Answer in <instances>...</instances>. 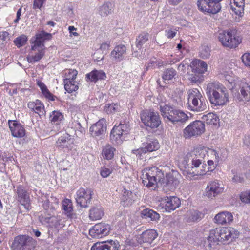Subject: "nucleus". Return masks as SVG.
<instances>
[{"instance_id": "1", "label": "nucleus", "mask_w": 250, "mask_h": 250, "mask_svg": "<svg viewBox=\"0 0 250 250\" xmlns=\"http://www.w3.org/2000/svg\"><path fill=\"white\" fill-rule=\"evenodd\" d=\"M208 149L200 146L186 156L182 162L184 174L193 177L206 174L207 166L203 160L207 157Z\"/></svg>"}, {"instance_id": "2", "label": "nucleus", "mask_w": 250, "mask_h": 250, "mask_svg": "<svg viewBox=\"0 0 250 250\" xmlns=\"http://www.w3.org/2000/svg\"><path fill=\"white\" fill-rule=\"evenodd\" d=\"M207 95L211 104L222 106L229 101V93L227 88L221 83L215 82L207 85Z\"/></svg>"}, {"instance_id": "3", "label": "nucleus", "mask_w": 250, "mask_h": 250, "mask_svg": "<svg viewBox=\"0 0 250 250\" xmlns=\"http://www.w3.org/2000/svg\"><path fill=\"white\" fill-rule=\"evenodd\" d=\"M160 110L164 120L167 122H170L174 124H180L185 123L188 119V116L183 111L168 104H161Z\"/></svg>"}, {"instance_id": "4", "label": "nucleus", "mask_w": 250, "mask_h": 250, "mask_svg": "<svg viewBox=\"0 0 250 250\" xmlns=\"http://www.w3.org/2000/svg\"><path fill=\"white\" fill-rule=\"evenodd\" d=\"M235 231L227 228L215 229L210 231L209 235L207 240L205 242V244L208 245V248H212L219 242L225 244L228 241L234 238L233 232Z\"/></svg>"}, {"instance_id": "5", "label": "nucleus", "mask_w": 250, "mask_h": 250, "mask_svg": "<svg viewBox=\"0 0 250 250\" xmlns=\"http://www.w3.org/2000/svg\"><path fill=\"white\" fill-rule=\"evenodd\" d=\"M188 109L199 112L207 109L206 101L201 92L197 88L189 89L187 92Z\"/></svg>"}, {"instance_id": "6", "label": "nucleus", "mask_w": 250, "mask_h": 250, "mask_svg": "<svg viewBox=\"0 0 250 250\" xmlns=\"http://www.w3.org/2000/svg\"><path fill=\"white\" fill-rule=\"evenodd\" d=\"M142 172V182L144 186L148 188H155L154 186L164 181L165 173L157 167L146 168Z\"/></svg>"}, {"instance_id": "7", "label": "nucleus", "mask_w": 250, "mask_h": 250, "mask_svg": "<svg viewBox=\"0 0 250 250\" xmlns=\"http://www.w3.org/2000/svg\"><path fill=\"white\" fill-rule=\"evenodd\" d=\"M218 39L224 47L231 49L237 47L241 42V38L237 34V31L233 29L221 31Z\"/></svg>"}, {"instance_id": "8", "label": "nucleus", "mask_w": 250, "mask_h": 250, "mask_svg": "<svg viewBox=\"0 0 250 250\" xmlns=\"http://www.w3.org/2000/svg\"><path fill=\"white\" fill-rule=\"evenodd\" d=\"M36 241L28 235H19L14 237L11 244L12 250H33Z\"/></svg>"}, {"instance_id": "9", "label": "nucleus", "mask_w": 250, "mask_h": 250, "mask_svg": "<svg viewBox=\"0 0 250 250\" xmlns=\"http://www.w3.org/2000/svg\"><path fill=\"white\" fill-rule=\"evenodd\" d=\"M129 131V125L126 123H121L118 125L113 127L110 133V140L113 143L121 144Z\"/></svg>"}, {"instance_id": "10", "label": "nucleus", "mask_w": 250, "mask_h": 250, "mask_svg": "<svg viewBox=\"0 0 250 250\" xmlns=\"http://www.w3.org/2000/svg\"><path fill=\"white\" fill-rule=\"evenodd\" d=\"M140 117L143 124L151 128H157L161 123L160 117L157 112L144 110L141 112Z\"/></svg>"}, {"instance_id": "11", "label": "nucleus", "mask_w": 250, "mask_h": 250, "mask_svg": "<svg viewBox=\"0 0 250 250\" xmlns=\"http://www.w3.org/2000/svg\"><path fill=\"white\" fill-rule=\"evenodd\" d=\"M205 126L204 123L196 120L191 123L184 130V137L189 138L195 136H199L204 132Z\"/></svg>"}, {"instance_id": "12", "label": "nucleus", "mask_w": 250, "mask_h": 250, "mask_svg": "<svg viewBox=\"0 0 250 250\" xmlns=\"http://www.w3.org/2000/svg\"><path fill=\"white\" fill-rule=\"evenodd\" d=\"M92 193L90 189L79 188L77 191L75 197L77 204L82 208H87L91 202Z\"/></svg>"}, {"instance_id": "13", "label": "nucleus", "mask_w": 250, "mask_h": 250, "mask_svg": "<svg viewBox=\"0 0 250 250\" xmlns=\"http://www.w3.org/2000/svg\"><path fill=\"white\" fill-rule=\"evenodd\" d=\"M197 6L200 11L212 14H216L221 9L220 4L214 0H198Z\"/></svg>"}, {"instance_id": "14", "label": "nucleus", "mask_w": 250, "mask_h": 250, "mask_svg": "<svg viewBox=\"0 0 250 250\" xmlns=\"http://www.w3.org/2000/svg\"><path fill=\"white\" fill-rule=\"evenodd\" d=\"M15 191L17 201L29 210L30 208V199L26 189L23 186L19 185Z\"/></svg>"}, {"instance_id": "15", "label": "nucleus", "mask_w": 250, "mask_h": 250, "mask_svg": "<svg viewBox=\"0 0 250 250\" xmlns=\"http://www.w3.org/2000/svg\"><path fill=\"white\" fill-rule=\"evenodd\" d=\"M77 74L76 70H68L67 77L64 79V88L69 93L78 89V83L75 81Z\"/></svg>"}, {"instance_id": "16", "label": "nucleus", "mask_w": 250, "mask_h": 250, "mask_svg": "<svg viewBox=\"0 0 250 250\" xmlns=\"http://www.w3.org/2000/svg\"><path fill=\"white\" fill-rule=\"evenodd\" d=\"M110 231V226L109 224L100 223L95 225L89 230V234L93 237L102 238L107 235Z\"/></svg>"}, {"instance_id": "17", "label": "nucleus", "mask_w": 250, "mask_h": 250, "mask_svg": "<svg viewBox=\"0 0 250 250\" xmlns=\"http://www.w3.org/2000/svg\"><path fill=\"white\" fill-rule=\"evenodd\" d=\"M164 181L160 184L163 186V190L165 193L173 191L179 184V181L173 175L168 174L164 176Z\"/></svg>"}, {"instance_id": "18", "label": "nucleus", "mask_w": 250, "mask_h": 250, "mask_svg": "<svg viewBox=\"0 0 250 250\" xmlns=\"http://www.w3.org/2000/svg\"><path fill=\"white\" fill-rule=\"evenodd\" d=\"M234 99L236 101H250V84L242 83L240 86V92L233 93Z\"/></svg>"}, {"instance_id": "19", "label": "nucleus", "mask_w": 250, "mask_h": 250, "mask_svg": "<svg viewBox=\"0 0 250 250\" xmlns=\"http://www.w3.org/2000/svg\"><path fill=\"white\" fill-rule=\"evenodd\" d=\"M119 248L120 245L117 241L110 240L94 244L91 250H118Z\"/></svg>"}, {"instance_id": "20", "label": "nucleus", "mask_w": 250, "mask_h": 250, "mask_svg": "<svg viewBox=\"0 0 250 250\" xmlns=\"http://www.w3.org/2000/svg\"><path fill=\"white\" fill-rule=\"evenodd\" d=\"M159 147L158 142L156 140L150 141L147 143L146 146L145 147L139 148L137 149L132 150V153L135 154L140 159H143L142 157L143 154H145L147 152H150L157 150Z\"/></svg>"}, {"instance_id": "21", "label": "nucleus", "mask_w": 250, "mask_h": 250, "mask_svg": "<svg viewBox=\"0 0 250 250\" xmlns=\"http://www.w3.org/2000/svg\"><path fill=\"white\" fill-rule=\"evenodd\" d=\"M90 132L93 137H98L103 135L106 130V120L104 119L99 120L90 127Z\"/></svg>"}, {"instance_id": "22", "label": "nucleus", "mask_w": 250, "mask_h": 250, "mask_svg": "<svg viewBox=\"0 0 250 250\" xmlns=\"http://www.w3.org/2000/svg\"><path fill=\"white\" fill-rule=\"evenodd\" d=\"M158 234L154 229H148L144 231L137 237V241L140 244L147 243L151 244L158 237Z\"/></svg>"}, {"instance_id": "23", "label": "nucleus", "mask_w": 250, "mask_h": 250, "mask_svg": "<svg viewBox=\"0 0 250 250\" xmlns=\"http://www.w3.org/2000/svg\"><path fill=\"white\" fill-rule=\"evenodd\" d=\"M9 127L13 137L21 138L25 135V130L23 126L16 121L9 120Z\"/></svg>"}, {"instance_id": "24", "label": "nucleus", "mask_w": 250, "mask_h": 250, "mask_svg": "<svg viewBox=\"0 0 250 250\" xmlns=\"http://www.w3.org/2000/svg\"><path fill=\"white\" fill-rule=\"evenodd\" d=\"M223 191V188L216 181L209 182L206 188V196L212 199Z\"/></svg>"}, {"instance_id": "25", "label": "nucleus", "mask_w": 250, "mask_h": 250, "mask_svg": "<svg viewBox=\"0 0 250 250\" xmlns=\"http://www.w3.org/2000/svg\"><path fill=\"white\" fill-rule=\"evenodd\" d=\"M214 222L222 225H229L233 220L231 213L228 211H223L217 214L214 218Z\"/></svg>"}, {"instance_id": "26", "label": "nucleus", "mask_w": 250, "mask_h": 250, "mask_svg": "<svg viewBox=\"0 0 250 250\" xmlns=\"http://www.w3.org/2000/svg\"><path fill=\"white\" fill-rule=\"evenodd\" d=\"M72 143L70 136L67 133H64L58 138L56 142V146L59 149H69Z\"/></svg>"}, {"instance_id": "27", "label": "nucleus", "mask_w": 250, "mask_h": 250, "mask_svg": "<svg viewBox=\"0 0 250 250\" xmlns=\"http://www.w3.org/2000/svg\"><path fill=\"white\" fill-rule=\"evenodd\" d=\"M164 201L165 209L169 212L176 209L181 204L180 199L176 196L166 197Z\"/></svg>"}, {"instance_id": "28", "label": "nucleus", "mask_w": 250, "mask_h": 250, "mask_svg": "<svg viewBox=\"0 0 250 250\" xmlns=\"http://www.w3.org/2000/svg\"><path fill=\"white\" fill-rule=\"evenodd\" d=\"M50 34L45 33V32H42L41 33L36 35V39L34 40L33 43L34 45L32 46V50H42L43 51L44 44L43 43V40L47 39L48 37H50Z\"/></svg>"}, {"instance_id": "29", "label": "nucleus", "mask_w": 250, "mask_h": 250, "mask_svg": "<svg viewBox=\"0 0 250 250\" xmlns=\"http://www.w3.org/2000/svg\"><path fill=\"white\" fill-rule=\"evenodd\" d=\"M192 71L197 73H204L207 70V64L203 61L196 60L193 61L190 64Z\"/></svg>"}, {"instance_id": "30", "label": "nucleus", "mask_w": 250, "mask_h": 250, "mask_svg": "<svg viewBox=\"0 0 250 250\" xmlns=\"http://www.w3.org/2000/svg\"><path fill=\"white\" fill-rule=\"evenodd\" d=\"M28 107L38 114L40 116L45 114V110L43 104L39 100L34 102H30L27 104Z\"/></svg>"}, {"instance_id": "31", "label": "nucleus", "mask_w": 250, "mask_h": 250, "mask_svg": "<svg viewBox=\"0 0 250 250\" xmlns=\"http://www.w3.org/2000/svg\"><path fill=\"white\" fill-rule=\"evenodd\" d=\"M126 48L125 45L120 44L116 46L111 53V56L115 60H122L126 54Z\"/></svg>"}, {"instance_id": "32", "label": "nucleus", "mask_w": 250, "mask_h": 250, "mask_svg": "<svg viewBox=\"0 0 250 250\" xmlns=\"http://www.w3.org/2000/svg\"><path fill=\"white\" fill-rule=\"evenodd\" d=\"M106 74L102 70H94L86 75V79L91 82H96L98 80H104Z\"/></svg>"}, {"instance_id": "33", "label": "nucleus", "mask_w": 250, "mask_h": 250, "mask_svg": "<svg viewBox=\"0 0 250 250\" xmlns=\"http://www.w3.org/2000/svg\"><path fill=\"white\" fill-rule=\"evenodd\" d=\"M149 34L147 32H144L140 34L136 39V46L138 49H141L146 46V44L148 41Z\"/></svg>"}, {"instance_id": "34", "label": "nucleus", "mask_w": 250, "mask_h": 250, "mask_svg": "<svg viewBox=\"0 0 250 250\" xmlns=\"http://www.w3.org/2000/svg\"><path fill=\"white\" fill-rule=\"evenodd\" d=\"M135 196L132 192L128 190L124 189V192L122 198V203L123 206L126 207L131 205L134 200Z\"/></svg>"}, {"instance_id": "35", "label": "nucleus", "mask_w": 250, "mask_h": 250, "mask_svg": "<svg viewBox=\"0 0 250 250\" xmlns=\"http://www.w3.org/2000/svg\"><path fill=\"white\" fill-rule=\"evenodd\" d=\"M203 217V214L197 210H189L186 214L187 222H195L201 220Z\"/></svg>"}, {"instance_id": "36", "label": "nucleus", "mask_w": 250, "mask_h": 250, "mask_svg": "<svg viewBox=\"0 0 250 250\" xmlns=\"http://www.w3.org/2000/svg\"><path fill=\"white\" fill-rule=\"evenodd\" d=\"M234 5H231L232 11L237 15L242 16L244 13L245 0H233Z\"/></svg>"}, {"instance_id": "37", "label": "nucleus", "mask_w": 250, "mask_h": 250, "mask_svg": "<svg viewBox=\"0 0 250 250\" xmlns=\"http://www.w3.org/2000/svg\"><path fill=\"white\" fill-rule=\"evenodd\" d=\"M104 215V211L101 207H93L89 210V217L93 221L99 220Z\"/></svg>"}, {"instance_id": "38", "label": "nucleus", "mask_w": 250, "mask_h": 250, "mask_svg": "<svg viewBox=\"0 0 250 250\" xmlns=\"http://www.w3.org/2000/svg\"><path fill=\"white\" fill-rule=\"evenodd\" d=\"M141 216L145 219L149 218L151 221H156L159 219L160 215L153 210L146 208L143 209L141 213Z\"/></svg>"}, {"instance_id": "39", "label": "nucleus", "mask_w": 250, "mask_h": 250, "mask_svg": "<svg viewBox=\"0 0 250 250\" xmlns=\"http://www.w3.org/2000/svg\"><path fill=\"white\" fill-rule=\"evenodd\" d=\"M37 84L40 88L42 94L49 100L54 101L55 96L50 92L45 84L40 80H37Z\"/></svg>"}, {"instance_id": "40", "label": "nucleus", "mask_w": 250, "mask_h": 250, "mask_svg": "<svg viewBox=\"0 0 250 250\" xmlns=\"http://www.w3.org/2000/svg\"><path fill=\"white\" fill-rule=\"evenodd\" d=\"M116 149L110 145H106L103 149V156L107 160H111L113 158Z\"/></svg>"}, {"instance_id": "41", "label": "nucleus", "mask_w": 250, "mask_h": 250, "mask_svg": "<svg viewBox=\"0 0 250 250\" xmlns=\"http://www.w3.org/2000/svg\"><path fill=\"white\" fill-rule=\"evenodd\" d=\"M112 12V4L106 2L99 7V13L102 17H106Z\"/></svg>"}, {"instance_id": "42", "label": "nucleus", "mask_w": 250, "mask_h": 250, "mask_svg": "<svg viewBox=\"0 0 250 250\" xmlns=\"http://www.w3.org/2000/svg\"><path fill=\"white\" fill-rule=\"evenodd\" d=\"M202 119L208 125H217L219 121L217 115L213 113H209L203 115Z\"/></svg>"}, {"instance_id": "43", "label": "nucleus", "mask_w": 250, "mask_h": 250, "mask_svg": "<svg viewBox=\"0 0 250 250\" xmlns=\"http://www.w3.org/2000/svg\"><path fill=\"white\" fill-rule=\"evenodd\" d=\"M63 119V114L58 111H53L50 115V120L55 125H58Z\"/></svg>"}, {"instance_id": "44", "label": "nucleus", "mask_w": 250, "mask_h": 250, "mask_svg": "<svg viewBox=\"0 0 250 250\" xmlns=\"http://www.w3.org/2000/svg\"><path fill=\"white\" fill-rule=\"evenodd\" d=\"M62 208L68 216L71 215L73 211V205L71 201L68 199H64L62 202Z\"/></svg>"}, {"instance_id": "45", "label": "nucleus", "mask_w": 250, "mask_h": 250, "mask_svg": "<svg viewBox=\"0 0 250 250\" xmlns=\"http://www.w3.org/2000/svg\"><path fill=\"white\" fill-rule=\"evenodd\" d=\"M176 75V71L174 69L167 68L164 72L162 78L165 81H168L172 80Z\"/></svg>"}, {"instance_id": "46", "label": "nucleus", "mask_w": 250, "mask_h": 250, "mask_svg": "<svg viewBox=\"0 0 250 250\" xmlns=\"http://www.w3.org/2000/svg\"><path fill=\"white\" fill-rule=\"evenodd\" d=\"M38 52L35 55H29L27 57V61L28 62L33 63L36 62L40 60L44 56V52L43 51L38 50Z\"/></svg>"}, {"instance_id": "47", "label": "nucleus", "mask_w": 250, "mask_h": 250, "mask_svg": "<svg viewBox=\"0 0 250 250\" xmlns=\"http://www.w3.org/2000/svg\"><path fill=\"white\" fill-rule=\"evenodd\" d=\"M27 41V37L25 35H22L16 38L14 42L17 47L20 48L24 45Z\"/></svg>"}, {"instance_id": "48", "label": "nucleus", "mask_w": 250, "mask_h": 250, "mask_svg": "<svg viewBox=\"0 0 250 250\" xmlns=\"http://www.w3.org/2000/svg\"><path fill=\"white\" fill-rule=\"evenodd\" d=\"M210 55V50L207 45H202L200 48V56L203 59L208 58Z\"/></svg>"}, {"instance_id": "49", "label": "nucleus", "mask_w": 250, "mask_h": 250, "mask_svg": "<svg viewBox=\"0 0 250 250\" xmlns=\"http://www.w3.org/2000/svg\"><path fill=\"white\" fill-rule=\"evenodd\" d=\"M207 157L208 159L215 160L216 163H219V156L217 150L208 148Z\"/></svg>"}, {"instance_id": "50", "label": "nucleus", "mask_w": 250, "mask_h": 250, "mask_svg": "<svg viewBox=\"0 0 250 250\" xmlns=\"http://www.w3.org/2000/svg\"><path fill=\"white\" fill-rule=\"evenodd\" d=\"M240 199L243 202L250 203V190L241 193Z\"/></svg>"}, {"instance_id": "51", "label": "nucleus", "mask_w": 250, "mask_h": 250, "mask_svg": "<svg viewBox=\"0 0 250 250\" xmlns=\"http://www.w3.org/2000/svg\"><path fill=\"white\" fill-rule=\"evenodd\" d=\"M219 156V162L225 160L228 156V151L225 149H219L217 150Z\"/></svg>"}, {"instance_id": "52", "label": "nucleus", "mask_w": 250, "mask_h": 250, "mask_svg": "<svg viewBox=\"0 0 250 250\" xmlns=\"http://www.w3.org/2000/svg\"><path fill=\"white\" fill-rule=\"evenodd\" d=\"M242 62L247 66L250 67V53L244 54L241 57Z\"/></svg>"}, {"instance_id": "53", "label": "nucleus", "mask_w": 250, "mask_h": 250, "mask_svg": "<svg viewBox=\"0 0 250 250\" xmlns=\"http://www.w3.org/2000/svg\"><path fill=\"white\" fill-rule=\"evenodd\" d=\"M208 166L207 167V169H208V171H212L216 167V166L219 163H216L215 160L208 159L207 161Z\"/></svg>"}, {"instance_id": "54", "label": "nucleus", "mask_w": 250, "mask_h": 250, "mask_svg": "<svg viewBox=\"0 0 250 250\" xmlns=\"http://www.w3.org/2000/svg\"><path fill=\"white\" fill-rule=\"evenodd\" d=\"M112 169L106 167H103L101 170V175L104 178L107 177L111 173Z\"/></svg>"}, {"instance_id": "55", "label": "nucleus", "mask_w": 250, "mask_h": 250, "mask_svg": "<svg viewBox=\"0 0 250 250\" xmlns=\"http://www.w3.org/2000/svg\"><path fill=\"white\" fill-rule=\"evenodd\" d=\"M232 180L233 182H235L237 183H242L244 181V179L243 177H242L241 175H234L232 178Z\"/></svg>"}, {"instance_id": "56", "label": "nucleus", "mask_w": 250, "mask_h": 250, "mask_svg": "<svg viewBox=\"0 0 250 250\" xmlns=\"http://www.w3.org/2000/svg\"><path fill=\"white\" fill-rule=\"evenodd\" d=\"M44 0H34L33 9L41 8L43 5Z\"/></svg>"}, {"instance_id": "57", "label": "nucleus", "mask_w": 250, "mask_h": 250, "mask_svg": "<svg viewBox=\"0 0 250 250\" xmlns=\"http://www.w3.org/2000/svg\"><path fill=\"white\" fill-rule=\"evenodd\" d=\"M166 36L168 38H173L175 36L176 32L172 30H167L165 31Z\"/></svg>"}, {"instance_id": "58", "label": "nucleus", "mask_w": 250, "mask_h": 250, "mask_svg": "<svg viewBox=\"0 0 250 250\" xmlns=\"http://www.w3.org/2000/svg\"><path fill=\"white\" fill-rule=\"evenodd\" d=\"M21 8H19L16 14V19L14 21V22L15 23H18L20 19V16H21Z\"/></svg>"}, {"instance_id": "59", "label": "nucleus", "mask_w": 250, "mask_h": 250, "mask_svg": "<svg viewBox=\"0 0 250 250\" xmlns=\"http://www.w3.org/2000/svg\"><path fill=\"white\" fill-rule=\"evenodd\" d=\"M76 28L74 27L73 26H70L68 27V30L69 31L70 33L72 34L75 36H78V33L77 32H74V30H76Z\"/></svg>"}, {"instance_id": "60", "label": "nucleus", "mask_w": 250, "mask_h": 250, "mask_svg": "<svg viewBox=\"0 0 250 250\" xmlns=\"http://www.w3.org/2000/svg\"><path fill=\"white\" fill-rule=\"evenodd\" d=\"M244 143L248 146L250 147V134L245 137Z\"/></svg>"}, {"instance_id": "61", "label": "nucleus", "mask_w": 250, "mask_h": 250, "mask_svg": "<svg viewBox=\"0 0 250 250\" xmlns=\"http://www.w3.org/2000/svg\"><path fill=\"white\" fill-rule=\"evenodd\" d=\"M188 79L192 82L196 83L198 81V79L197 76L193 75H190Z\"/></svg>"}, {"instance_id": "62", "label": "nucleus", "mask_w": 250, "mask_h": 250, "mask_svg": "<svg viewBox=\"0 0 250 250\" xmlns=\"http://www.w3.org/2000/svg\"><path fill=\"white\" fill-rule=\"evenodd\" d=\"M109 47H110V45H109V43H102L101 45L100 48L102 50H106V49H108Z\"/></svg>"}, {"instance_id": "63", "label": "nucleus", "mask_w": 250, "mask_h": 250, "mask_svg": "<svg viewBox=\"0 0 250 250\" xmlns=\"http://www.w3.org/2000/svg\"><path fill=\"white\" fill-rule=\"evenodd\" d=\"M168 3L170 4L173 5H176L178 3H179L182 0H167Z\"/></svg>"}, {"instance_id": "64", "label": "nucleus", "mask_w": 250, "mask_h": 250, "mask_svg": "<svg viewBox=\"0 0 250 250\" xmlns=\"http://www.w3.org/2000/svg\"><path fill=\"white\" fill-rule=\"evenodd\" d=\"M33 233L36 237H39L41 235V232L38 229H33Z\"/></svg>"}]
</instances>
